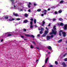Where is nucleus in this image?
I'll return each instance as SVG.
<instances>
[{"label":"nucleus","mask_w":67,"mask_h":67,"mask_svg":"<svg viewBox=\"0 0 67 67\" xmlns=\"http://www.w3.org/2000/svg\"><path fill=\"white\" fill-rule=\"evenodd\" d=\"M41 16H44V14H41Z\"/></svg>","instance_id":"obj_55"},{"label":"nucleus","mask_w":67,"mask_h":67,"mask_svg":"<svg viewBox=\"0 0 67 67\" xmlns=\"http://www.w3.org/2000/svg\"><path fill=\"white\" fill-rule=\"evenodd\" d=\"M21 38H24V37L23 36H21Z\"/></svg>","instance_id":"obj_50"},{"label":"nucleus","mask_w":67,"mask_h":67,"mask_svg":"<svg viewBox=\"0 0 67 67\" xmlns=\"http://www.w3.org/2000/svg\"><path fill=\"white\" fill-rule=\"evenodd\" d=\"M62 65H63V67H66V64H65V62H63L62 63Z\"/></svg>","instance_id":"obj_5"},{"label":"nucleus","mask_w":67,"mask_h":67,"mask_svg":"<svg viewBox=\"0 0 67 67\" xmlns=\"http://www.w3.org/2000/svg\"><path fill=\"white\" fill-rule=\"evenodd\" d=\"M10 1H11L12 2V4H14L15 3H14V0H10Z\"/></svg>","instance_id":"obj_9"},{"label":"nucleus","mask_w":67,"mask_h":67,"mask_svg":"<svg viewBox=\"0 0 67 67\" xmlns=\"http://www.w3.org/2000/svg\"><path fill=\"white\" fill-rule=\"evenodd\" d=\"M37 36L38 37H40V34H38L37 35Z\"/></svg>","instance_id":"obj_47"},{"label":"nucleus","mask_w":67,"mask_h":67,"mask_svg":"<svg viewBox=\"0 0 67 67\" xmlns=\"http://www.w3.org/2000/svg\"><path fill=\"white\" fill-rule=\"evenodd\" d=\"M41 11V9H38L37 10V11L38 12H40V11Z\"/></svg>","instance_id":"obj_20"},{"label":"nucleus","mask_w":67,"mask_h":67,"mask_svg":"<svg viewBox=\"0 0 67 67\" xmlns=\"http://www.w3.org/2000/svg\"><path fill=\"white\" fill-rule=\"evenodd\" d=\"M12 21H14V20H15V19L14 18H12Z\"/></svg>","instance_id":"obj_44"},{"label":"nucleus","mask_w":67,"mask_h":67,"mask_svg":"<svg viewBox=\"0 0 67 67\" xmlns=\"http://www.w3.org/2000/svg\"><path fill=\"white\" fill-rule=\"evenodd\" d=\"M36 19H35L34 20V23H36Z\"/></svg>","instance_id":"obj_31"},{"label":"nucleus","mask_w":67,"mask_h":67,"mask_svg":"<svg viewBox=\"0 0 67 67\" xmlns=\"http://www.w3.org/2000/svg\"><path fill=\"white\" fill-rule=\"evenodd\" d=\"M56 20V19H55L54 18L53 19V21H55V20Z\"/></svg>","instance_id":"obj_42"},{"label":"nucleus","mask_w":67,"mask_h":67,"mask_svg":"<svg viewBox=\"0 0 67 67\" xmlns=\"http://www.w3.org/2000/svg\"><path fill=\"white\" fill-rule=\"evenodd\" d=\"M45 23H45V21L43 20L42 21V26H44V24H45Z\"/></svg>","instance_id":"obj_8"},{"label":"nucleus","mask_w":67,"mask_h":67,"mask_svg":"<svg viewBox=\"0 0 67 67\" xmlns=\"http://www.w3.org/2000/svg\"><path fill=\"white\" fill-rule=\"evenodd\" d=\"M51 25V24H49L48 25V26H50Z\"/></svg>","instance_id":"obj_57"},{"label":"nucleus","mask_w":67,"mask_h":67,"mask_svg":"<svg viewBox=\"0 0 67 67\" xmlns=\"http://www.w3.org/2000/svg\"><path fill=\"white\" fill-rule=\"evenodd\" d=\"M36 48H37V49H40V48H39V47H36Z\"/></svg>","instance_id":"obj_41"},{"label":"nucleus","mask_w":67,"mask_h":67,"mask_svg":"<svg viewBox=\"0 0 67 67\" xmlns=\"http://www.w3.org/2000/svg\"><path fill=\"white\" fill-rule=\"evenodd\" d=\"M63 25H64V24L63 23H61L59 25L60 26H63Z\"/></svg>","instance_id":"obj_21"},{"label":"nucleus","mask_w":67,"mask_h":67,"mask_svg":"<svg viewBox=\"0 0 67 67\" xmlns=\"http://www.w3.org/2000/svg\"><path fill=\"white\" fill-rule=\"evenodd\" d=\"M38 29V30H39V31L41 30V29H40L39 28Z\"/></svg>","instance_id":"obj_63"},{"label":"nucleus","mask_w":67,"mask_h":67,"mask_svg":"<svg viewBox=\"0 0 67 67\" xmlns=\"http://www.w3.org/2000/svg\"><path fill=\"white\" fill-rule=\"evenodd\" d=\"M44 65H43V66L42 67H44Z\"/></svg>","instance_id":"obj_64"},{"label":"nucleus","mask_w":67,"mask_h":67,"mask_svg":"<svg viewBox=\"0 0 67 67\" xmlns=\"http://www.w3.org/2000/svg\"><path fill=\"white\" fill-rule=\"evenodd\" d=\"M54 13L55 14H58V12H57V11L55 12Z\"/></svg>","instance_id":"obj_27"},{"label":"nucleus","mask_w":67,"mask_h":67,"mask_svg":"<svg viewBox=\"0 0 67 67\" xmlns=\"http://www.w3.org/2000/svg\"><path fill=\"white\" fill-rule=\"evenodd\" d=\"M54 37V36L53 35H52L50 36V37H51V38H53Z\"/></svg>","instance_id":"obj_40"},{"label":"nucleus","mask_w":67,"mask_h":67,"mask_svg":"<svg viewBox=\"0 0 67 67\" xmlns=\"http://www.w3.org/2000/svg\"><path fill=\"white\" fill-rule=\"evenodd\" d=\"M3 39H2L1 40V42H3Z\"/></svg>","instance_id":"obj_56"},{"label":"nucleus","mask_w":67,"mask_h":67,"mask_svg":"<svg viewBox=\"0 0 67 67\" xmlns=\"http://www.w3.org/2000/svg\"><path fill=\"white\" fill-rule=\"evenodd\" d=\"M48 58L46 59L45 61V63H46V64L47 63V61H48Z\"/></svg>","instance_id":"obj_12"},{"label":"nucleus","mask_w":67,"mask_h":67,"mask_svg":"<svg viewBox=\"0 0 67 67\" xmlns=\"http://www.w3.org/2000/svg\"><path fill=\"white\" fill-rule=\"evenodd\" d=\"M14 8H16V6H15V5H14Z\"/></svg>","instance_id":"obj_58"},{"label":"nucleus","mask_w":67,"mask_h":67,"mask_svg":"<svg viewBox=\"0 0 67 67\" xmlns=\"http://www.w3.org/2000/svg\"><path fill=\"white\" fill-rule=\"evenodd\" d=\"M35 27H37V25H35Z\"/></svg>","instance_id":"obj_62"},{"label":"nucleus","mask_w":67,"mask_h":67,"mask_svg":"<svg viewBox=\"0 0 67 67\" xmlns=\"http://www.w3.org/2000/svg\"><path fill=\"white\" fill-rule=\"evenodd\" d=\"M12 36V34H8L7 35V36L8 37L11 36Z\"/></svg>","instance_id":"obj_19"},{"label":"nucleus","mask_w":67,"mask_h":67,"mask_svg":"<svg viewBox=\"0 0 67 67\" xmlns=\"http://www.w3.org/2000/svg\"><path fill=\"white\" fill-rule=\"evenodd\" d=\"M20 11H23V9H21L20 10Z\"/></svg>","instance_id":"obj_59"},{"label":"nucleus","mask_w":67,"mask_h":67,"mask_svg":"<svg viewBox=\"0 0 67 67\" xmlns=\"http://www.w3.org/2000/svg\"><path fill=\"white\" fill-rule=\"evenodd\" d=\"M51 39V36H47V40H49Z\"/></svg>","instance_id":"obj_4"},{"label":"nucleus","mask_w":67,"mask_h":67,"mask_svg":"<svg viewBox=\"0 0 67 67\" xmlns=\"http://www.w3.org/2000/svg\"><path fill=\"white\" fill-rule=\"evenodd\" d=\"M4 18L6 19H9V16L7 15L4 17Z\"/></svg>","instance_id":"obj_11"},{"label":"nucleus","mask_w":67,"mask_h":67,"mask_svg":"<svg viewBox=\"0 0 67 67\" xmlns=\"http://www.w3.org/2000/svg\"><path fill=\"white\" fill-rule=\"evenodd\" d=\"M46 29L47 30V31H48L49 29H48L47 28V27H46Z\"/></svg>","instance_id":"obj_37"},{"label":"nucleus","mask_w":67,"mask_h":67,"mask_svg":"<svg viewBox=\"0 0 67 67\" xmlns=\"http://www.w3.org/2000/svg\"><path fill=\"white\" fill-rule=\"evenodd\" d=\"M63 40L62 39H60V40H59L58 41V43H60V42H61Z\"/></svg>","instance_id":"obj_17"},{"label":"nucleus","mask_w":67,"mask_h":67,"mask_svg":"<svg viewBox=\"0 0 67 67\" xmlns=\"http://www.w3.org/2000/svg\"><path fill=\"white\" fill-rule=\"evenodd\" d=\"M25 36L27 37H30L31 35L29 34H25Z\"/></svg>","instance_id":"obj_10"},{"label":"nucleus","mask_w":67,"mask_h":67,"mask_svg":"<svg viewBox=\"0 0 67 67\" xmlns=\"http://www.w3.org/2000/svg\"><path fill=\"white\" fill-rule=\"evenodd\" d=\"M41 30L42 31H43L44 30V28H41Z\"/></svg>","instance_id":"obj_22"},{"label":"nucleus","mask_w":67,"mask_h":67,"mask_svg":"<svg viewBox=\"0 0 67 67\" xmlns=\"http://www.w3.org/2000/svg\"><path fill=\"white\" fill-rule=\"evenodd\" d=\"M30 37H32L33 38H34L35 37V36H34V35H30Z\"/></svg>","instance_id":"obj_23"},{"label":"nucleus","mask_w":67,"mask_h":67,"mask_svg":"<svg viewBox=\"0 0 67 67\" xmlns=\"http://www.w3.org/2000/svg\"><path fill=\"white\" fill-rule=\"evenodd\" d=\"M55 64L56 65H57V64H58V62H57V61H55Z\"/></svg>","instance_id":"obj_36"},{"label":"nucleus","mask_w":67,"mask_h":67,"mask_svg":"<svg viewBox=\"0 0 67 67\" xmlns=\"http://www.w3.org/2000/svg\"><path fill=\"white\" fill-rule=\"evenodd\" d=\"M43 31H40V34H42L43 33Z\"/></svg>","instance_id":"obj_26"},{"label":"nucleus","mask_w":67,"mask_h":67,"mask_svg":"<svg viewBox=\"0 0 67 67\" xmlns=\"http://www.w3.org/2000/svg\"><path fill=\"white\" fill-rule=\"evenodd\" d=\"M13 14L14 16H19L18 14H15V13L14 12L13 13Z\"/></svg>","instance_id":"obj_7"},{"label":"nucleus","mask_w":67,"mask_h":67,"mask_svg":"<svg viewBox=\"0 0 67 67\" xmlns=\"http://www.w3.org/2000/svg\"><path fill=\"white\" fill-rule=\"evenodd\" d=\"M50 10H51V9H50V8H48V11H50Z\"/></svg>","instance_id":"obj_54"},{"label":"nucleus","mask_w":67,"mask_h":67,"mask_svg":"<svg viewBox=\"0 0 67 67\" xmlns=\"http://www.w3.org/2000/svg\"><path fill=\"white\" fill-rule=\"evenodd\" d=\"M64 60L65 61H67V58L64 59Z\"/></svg>","instance_id":"obj_39"},{"label":"nucleus","mask_w":67,"mask_h":67,"mask_svg":"<svg viewBox=\"0 0 67 67\" xmlns=\"http://www.w3.org/2000/svg\"><path fill=\"white\" fill-rule=\"evenodd\" d=\"M34 6H36V5H37V4H36L35 3L34 4Z\"/></svg>","instance_id":"obj_43"},{"label":"nucleus","mask_w":67,"mask_h":67,"mask_svg":"<svg viewBox=\"0 0 67 67\" xmlns=\"http://www.w3.org/2000/svg\"><path fill=\"white\" fill-rule=\"evenodd\" d=\"M44 11L45 12H47V10H44Z\"/></svg>","instance_id":"obj_53"},{"label":"nucleus","mask_w":67,"mask_h":67,"mask_svg":"<svg viewBox=\"0 0 67 67\" xmlns=\"http://www.w3.org/2000/svg\"><path fill=\"white\" fill-rule=\"evenodd\" d=\"M47 47L48 49H49V50H51V49H52V47L50 46H49Z\"/></svg>","instance_id":"obj_14"},{"label":"nucleus","mask_w":67,"mask_h":67,"mask_svg":"<svg viewBox=\"0 0 67 67\" xmlns=\"http://www.w3.org/2000/svg\"><path fill=\"white\" fill-rule=\"evenodd\" d=\"M48 31H47V30H45L44 31V33L42 35V37H45V36H46L47 34H48Z\"/></svg>","instance_id":"obj_3"},{"label":"nucleus","mask_w":67,"mask_h":67,"mask_svg":"<svg viewBox=\"0 0 67 67\" xmlns=\"http://www.w3.org/2000/svg\"><path fill=\"white\" fill-rule=\"evenodd\" d=\"M62 33V34L63 35V37H65L66 36V33L64 31H63V30H60L59 31V35L60 36H62V34L61 33Z\"/></svg>","instance_id":"obj_1"},{"label":"nucleus","mask_w":67,"mask_h":67,"mask_svg":"<svg viewBox=\"0 0 67 67\" xmlns=\"http://www.w3.org/2000/svg\"><path fill=\"white\" fill-rule=\"evenodd\" d=\"M52 32H51L50 33V35H52V34H54V35H55L57 33V31L54 30L53 29L52 30Z\"/></svg>","instance_id":"obj_2"},{"label":"nucleus","mask_w":67,"mask_h":67,"mask_svg":"<svg viewBox=\"0 0 67 67\" xmlns=\"http://www.w3.org/2000/svg\"><path fill=\"white\" fill-rule=\"evenodd\" d=\"M28 7L30 8V7H31L30 6V5H28Z\"/></svg>","instance_id":"obj_46"},{"label":"nucleus","mask_w":67,"mask_h":67,"mask_svg":"<svg viewBox=\"0 0 67 67\" xmlns=\"http://www.w3.org/2000/svg\"><path fill=\"white\" fill-rule=\"evenodd\" d=\"M59 21H63V19L62 18H60L59 19Z\"/></svg>","instance_id":"obj_33"},{"label":"nucleus","mask_w":67,"mask_h":67,"mask_svg":"<svg viewBox=\"0 0 67 67\" xmlns=\"http://www.w3.org/2000/svg\"><path fill=\"white\" fill-rule=\"evenodd\" d=\"M53 66L52 65H51L50 66H49V67H53Z\"/></svg>","instance_id":"obj_48"},{"label":"nucleus","mask_w":67,"mask_h":67,"mask_svg":"<svg viewBox=\"0 0 67 67\" xmlns=\"http://www.w3.org/2000/svg\"><path fill=\"white\" fill-rule=\"evenodd\" d=\"M61 12H62V10H60L58 11V13H61Z\"/></svg>","instance_id":"obj_24"},{"label":"nucleus","mask_w":67,"mask_h":67,"mask_svg":"<svg viewBox=\"0 0 67 67\" xmlns=\"http://www.w3.org/2000/svg\"><path fill=\"white\" fill-rule=\"evenodd\" d=\"M30 25H33V22L32 21L30 22Z\"/></svg>","instance_id":"obj_38"},{"label":"nucleus","mask_w":67,"mask_h":67,"mask_svg":"<svg viewBox=\"0 0 67 67\" xmlns=\"http://www.w3.org/2000/svg\"><path fill=\"white\" fill-rule=\"evenodd\" d=\"M33 26L32 25H30V28H33Z\"/></svg>","instance_id":"obj_28"},{"label":"nucleus","mask_w":67,"mask_h":67,"mask_svg":"<svg viewBox=\"0 0 67 67\" xmlns=\"http://www.w3.org/2000/svg\"><path fill=\"white\" fill-rule=\"evenodd\" d=\"M9 21H12V18H10L9 19Z\"/></svg>","instance_id":"obj_32"},{"label":"nucleus","mask_w":67,"mask_h":67,"mask_svg":"<svg viewBox=\"0 0 67 67\" xmlns=\"http://www.w3.org/2000/svg\"><path fill=\"white\" fill-rule=\"evenodd\" d=\"M28 11L29 12H31V9H29L28 10Z\"/></svg>","instance_id":"obj_45"},{"label":"nucleus","mask_w":67,"mask_h":67,"mask_svg":"<svg viewBox=\"0 0 67 67\" xmlns=\"http://www.w3.org/2000/svg\"><path fill=\"white\" fill-rule=\"evenodd\" d=\"M23 31H24V32H26V29H23Z\"/></svg>","instance_id":"obj_34"},{"label":"nucleus","mask_w":67,"mask_h":67,"mask_svg":"<svg viewBox=\"0 0 67 67\" xmlns=\"http://www.w3.org/2000/svg\"><path fill=\"white\" fill-rule=\"evenodd\" d=\"M24 40H25V41H27V39H25V38H24Z\"/></svg>","instance_id":"obj_51"},{"label":"nucleus","mask_w":67,"mask_h":67,"mask_svg":"<svg viewBox=\"0 0 67 67\" xmlns=\"http://www.w3.org/2000/svg\"><path fill=\"white\" fill-rule=\"evenodd\" d=\"M44 14H45H45H47V13H46V12H45L44 13Z\"/></svg>","instance_id":"obj_60"},{"label":"nucleus","mask_w":67,"mask_h":67,"mask_svg":"<svg viewBox=\"0 0 67 67\" xmlns=\"http://www.w3.org/2000/svg\"><path fill=\"white\" fill-rule=\"evenodd\" d=\"M28 22V21L27 20H25L24 21V23H27V22Z\"/></svg>","instance_id":"obj_13"},{"label":"nucleus","mask_w":67,"mask_h":67,"mask_svg":"<svg viewBox=\"0 0 67 67\" xmlns=\"http://www.w3.org/2000/svg\"><path fill=\"white\" fill-rule=\"evenodd\" d=\"M29 5H31V2H29Z\"/></svg>","instance_id":"obj_52"},{"label":"nucleus","mask_w":67,"mask_h":67,"mask_svg":"<svg viewBox=\"0 0 67 67\" xmlns=\"http://www.w3.org/2000/svg\"><path fill=\"white\" fill-rule=\"evenodd\" d=\"M30 48H34V47L32 46V45H31L30 46Z\"/></svg>","instance_id":"obj_30"},{"label":"nucleus","mask_w":67,"mask_h":67,"mask_svg":"<svg viewBox=\"0 0 67 67\" xmlns=\"http://www.w3.org/2000/svg\"><path fill=\"white\" fill-rule=\"evenodd\" d=\"M32 42L33 43L32 44H34V45H35H35H36V43H35V41H32Z\"/></svg>","instance_id":"obj_18"},{"label":"nucleus","mask_w":67,"mask_h":67,"mask_svg":"<svg viewBox=\"0 0 67 67\" xmlns=\"http://www.w3.org/2000/svg\"><path fill=\"white\" fill-rule=\"evenodd\" d=\"M63 29L65 30H67V24L65 25Z\"/></svg>","instance_id":"obj_6"},{"label":"nucleus","mask_w":67,"mask_h":67,"mask_svg":"<svg viewBox=\"0 0 67 67\" xmlns=\"http://www.w3.org/2000/svg\"><path fill=\"white\" fill-rule=\"evenodd\" d=\"M21 20V19L20 18H18L16 19V20L17 21H19V20Z\"/></svg>","instance_id":"obj_35"},{"label":"nucleus","mask_w":67,"mask_h":67,"mask_svg":"<svg viewBox=\"0 0 67 67\" xmlns=\"http://www.w3.org/2000/svg\"><path fill=\"white\" fill-rule=\"evenodd\" d=\"M53 30H54V31H55V30H56V26H55L53 27Z\"/></svg>","instance_id":"obj_16"},{"label":"nucleus","mask_w":67,"mask_h":67,"mask_svg":"<svg viewBox=\"0 0 67 67\" xmlns=\"http://www.w3.org/2000/svg\"><path fill=\"white\" fill-rule=\"evenodd\" d=\"M67 55V54L66 53H65L64 54L63 56V57H65Z\"/></svg>","instance_id":"obj_29"},{"label":"nucleus","mask_w":67,"mask_h":67,"mask_svg":"<svg viewBox=\"0 0 67 67\" xmlns=\"http://www.w3.org/2000/svg\"><path fill=\"white\" fill-rule=\"evenodd\" d=\"M30 20H31V21H33V19L32 18H31L30 19Z\"/></svg>","instance_id":"obj_49"},{"label":"nucleus","mask_w":67,"mask_h":67,"mask_svg":"<svg viewBox=\"0 0 67 67\" xmlns=\"http://www.w3.org/2000/svg\"><path fill=\"white\" fill-rule=\"evenodd\" d=\"M25 16L26 17V18H27L28 16V14H25Z\"/></svg>","instance_id":"obj_15"},{"label":"nucleus","mask_w":67,"mask_h":67,"mask_svg":"<svg viewBox=\"0 0 67 67\" xmlns=\"http://www.w3.org/2000/svg\"><path fill=\"white\" fill-rule=\"evenodd\" d=\"M63 2H64V1L63 0H62L60 2V3H62Z\"/></svg>","instance_id":"obj_25"},{"label":"nucleus","mask_w":67,"mask_h":67,"mask_svg":"<svg viewBox=\"0 0 67 67\" xmlns=\"http://www.w3.org/2000/svg\"><path fill=\"white\" fill-rule=\"evenodd\" d=\"M38 60H37L36 61V62H38Z\"/></svg>","instance_id":"obj_61"}]
</instances>
